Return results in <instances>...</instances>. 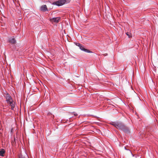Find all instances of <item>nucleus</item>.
<instances>
[{
    "label": "nucleus",
    "instance_id": "f257e3e1",
    "mask_svg": "<svg viewBox=\"0 0 158 158\" xmlns=\"http://www.w3.org/2000/svg\"><path fill=\"white\" fill-rule=\"evenodd\" d=\"M111 124L116 128L122 130L125 132H129V128L121 122H112Z\"/></svg>",
    "mask_w": 158,
    "mask_h": 158
},
{
    "label": "nucleus",
    "instance_id": "f03ea898",
    "mask_svg": "<svg viewBox=\"0 0 158 158\" xmlns=\"http://www.w3.org/2000/svg\"><path fill=\"white\" fill-rule=\"evenodd\" d=\"M70 1V0H60L55 2L56 5L58 6H61L64 5L65 3H69Z\"/></svg>",
    "mask_w": 158,
    "mask_h": 158
},
{
    "label": "nucleus",
    "instance_id": "7ed1b4c3",
    "mask_svg": "<svg viewBox=\"0 0 158 158\" xmlns=\"http://www.w3.org/2000/svg\"><path fill=\"white\" fill-rule=\"evenodd\" d=\"M7 103L11 106V109L14 110V109L15 107V102L13 101V100L12 99L11 101L10 100L7 102Z\"/></svg>",
    "mask_w": 158,
    "mask_h": 158
},
{
    "label": "nucleus",
    "instance_id": "20e7f679",
    "mask_svg": "<svg viewBox=\"0 0 158 158\" xmlns=\"http://www.w3.org/2000/svg\"><path fill=\"white\" fill-rule=\"evenodd\" d=\"M60 20V18L57 17L56 18H53L50 19V21L53 23H58Z\"/></svg>",
    "mask_w": 158,
    "mask_h": 158
},
{
    "label": "nucleus",
    "instance_id": "39448f33",
    "mask_svg": "<svg viewBox=\"0 0 158 158\" xmlns=\"http://www.w3.org/2000/svg\"><path fill=\"white\" fill-rule=\"evenodd\" d=\"M40 10L43 11H48V9L46 5H43L40 7Z\"/></svg>",
    "mask_w": 158,
    "mask_h": 158
},
{
    "label": "nucleus",
    "instance_id": "423d86ee",
    "mask_svg": "<svg viewBox=\"0 0 158 158\" xmlns=\"http://www.w3.org/2000/svg\"><path fill=\"white\" fill-rule=\"evenodd\" d=\"M76 45L78 46L79 47L78 48H79L80 49H87L82 46V45L79 43H76Z\"/></svg>",
    "mask_w": 158,
    "mask_h": 158
},
{
    "label": "nucleus",
    "instance_id": "0eeeda50",
    "mask_svg": "<svg viewBox=\"0 0 158 158\" xmlns=\"http://www.w3.org/2000/svg\"><path fill=\"white\" fill-rule=\"evenodd\" d=\"M6 102L9 101H11V100L12 99H13L12 98L10 95L8 94H6Z\"/></svg>",
    "mask_w": 158,
    "mask_h": 158
},
{
    "label": "nucleus",
    "instance_id": "6e6552de",
    "mask_svg": "<svg viewBox=\"0 0 158 158\" xmlns=\"http://www.w3.org/2000/svg\"><path fill=\"white\" fill-rule=\"evenodd\" d=\"M9 42L11 44H14L16 43V41L14 38H10L9 39Z\"/></svg>",
    "mask_w": 158,
    "mask_h": 158
},
{
    "label": "nucleus",
    "instance_id": "1a4fd4ad",
    "mask_svg": "<svg viewBox=\"0 0 158 158\" xmlns=\"http://www.w3.org/2000/svg\"><path fill=\"white\" fill-rule=\"evenodd\" d=\"M77 115V113H75L74 112L70 113L69 116V117L70 118H73L74 116H76Z\"/></svg>",
    "mask_w": 158,
    "mask_h": 158
},
{
    "label": "nucleus",
    "instance_id": "9d476101",
    "mask_svg": "<svg viewBox=\"0 0 158 158\" xmlns=\"http://www.w3.org/2000/svg\"><path fill=\"white\" fill-rule=\"evenodd\" d=\"M5 152V151L4 149H2L0 150V156H4Z\"/></svg>",
    "mask_w": 158,
    "mask_h": 158
},
{
    "label": "nucleus",
    "instance_id": "9b49d317",
    "mask_svg": "<svg viewBox=\"0 0 158 158\" xmlns=\"http://www.w3.org/2000/svg\"><path fill=\"white\" fill-rule=\"evenodd\" d=\"M127 35L128 36L129 38H130L132 37V35L130 33L127 32L126 33Z\"/></svg>",
    "mask_w": 158,
    "mask_h": 158
},
{
    "label": "nucleus",
    "instance_id": "f8f14e48",
    "mask_svg": "<svg viewBox=\"0 0 158 158\" xmlns=\"http://www.w3.org/2000/svg\"><path fill=\"white\" fill-rule=\"evenodd\" d=\"M84 51L85 52H88V53H91L92 52L90 51L89 50H82Z\"/></svg>",
    "mask_w": 158,
    "mask_h": 158
},
{
    "label": "nucleus",
    "instance_id": "ddd939ff",
    "mask_svg": "<svg viewBox=\"0 0 158 158\" xmlns=\"http://www.w3.org/2000/svg\"><path fill=\"white\" fill-rule=\"evenodd\" d=\"M20 158H28V157L27 155L26 154L25 156L24 157H23L22 155H21Z\"/></svg>",
    "mask_w": 158,
    "mask_h": 158
},
{
    "label": "nucleus",
    "instance_id": "4468645a",
    "mask_svg": "<svg viewBox=\"0 0 158 158\" xmlns=\"http://www.w3.org/2000/svg\"><path fill=\"white\" fill-rule=\"evenodd\" d=\"M132 154L133 156H134V155H133Z\"/></svg>",
    "mask_w": 158,
    "mask_h": 158
}]
</instances>
